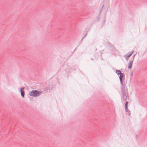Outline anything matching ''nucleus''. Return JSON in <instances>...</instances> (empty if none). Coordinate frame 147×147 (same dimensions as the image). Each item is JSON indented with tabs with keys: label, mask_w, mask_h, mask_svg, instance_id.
<instances>
[{
	"label": "nucleus",
	"mask_w": 147,
	"mask_h": 147,
	"mask_svg": "<svg viewBox=\"0 0 147 147\" xmlns=\"http://www.w3.org/2000/svg\"><path fill=\"white\" fill-rule=\"evenodd\" d=\"M42 92L40 91H38L37 90H33L30 92L29 95L34 97H36L39 96Z\"/></svg>",
	"instance_id": "nucleus-1"
},
{
	"label": "nucleus",
	"mask_w": 147,
	"mask_h": 147,
	"mask_svg": "<svg viewBox=\"0 0 147 147\" xmlns=\"http://www.w3.org/2000/svg\"><path fill=\"white\" fill-rule=\"evenodd\" d=\"M24 87H22L20 89V92L21 93V95L23 97H24V96L25 93L24 91Z\"/></svg>",
	"instance_id": "nucleus-2"
},
{
	"label": "nucleus",
	"mask_w": 147,
	"mask_h": 147,
	"mask_svg": "<svg viewBox=\"0 0 147 147\" xmlns=\"http://www.w3.org/2000/svg\"><path fill=\"white\" fill-rule=\"evenodd\" d=\"M132 53L133 52H130L128 54L125 56V58L127 60L128 58L131 55Z\"/></svg>",
	"instance_id": "nucleus-3"
},
{
	"label": "nucleus",
	"mask_w": 147,
	"mask_h": 147,
	"mask_svg": "<svg viewBox=\"0 0 147 147\" xmlns=\"http://www.w3.org/2000/svg\"><path fill=\"white\" fill-rule=\"evenodd\" d=\"M133 60L130 62L128 64V68L129 69H130L131 67V66L133 64Z\"/></svg>",
	"instance_id": "nucleus-4"
},
{
	"label": "nucleus",
	"mask_w": 147,
	"mask_h": 147,
	"mask_svg": "<svg viewBox=\"0 0 147 147\" xmlns=\"http://www.w3.org/2000/svg\"><path fill=\"white\" fill-rule=\"evenodd\" d=\"M124 77V75H123V74L120 75L119 78H120V82L121 83H122V82L123 78Z\"/></svg>",
	"instance_id": "nucleus-5"
},
{
	"label": "nucleus",
	"mask_w": 147,
	"mask_h": 147,
	"mask_svg": "<svg viewBox=\"0 0 147 147\" xmlns=\"http://www.w3.org/2000/svg\"><path fill=\"white\" fill-rule=\"evenodd\" d=\"M116 73L118 75H121V74H122V73H121V71L119 70H116Z\"/></svg>",
	"instance_id": "nucleus-6"
},
{
	"label": "nucleus",
	"mask_w": 147,
	"mask_h": 147,
	"mask_svg": "<svg viewBox=\"0 0 147 147\" xmlns=\"http://www.w3.org/2000/svg\"><path fill=\"white\" fill-rule=\"evenodd\" d=\"M128 103V102H127L125 104V108L126 109H127V108Z\"/></svg>",
	"instance_id": "nucleus-7"
}]
</instances>
